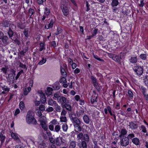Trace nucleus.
<instances>
[{
    "mask_svg": "<svg viewBox=\"0 0 148 148\" xmlns=\"http://www.w3.org/2000/svg\"><path fill=\"white\" fill-rule=\"evenodd\" d=\"M46 59L44 57L42 58V60H41L38 64V65H42L45 64L46 62Z\"/></svg>",
    "mask_w": 148,
    "mask_h": 148,
    "instance_id": "28",
    "label": "nucleus"
},
{
    "mask_svg": "<svg viewBox=\"0 0 148 148\" xmlns=\"http://www.w3.org/2000/svg\"><path fill=\"white\" fill-rule=\"evenodd\" d=\"M52 124L54 125H56L57 123V121L56 119L53 120L51 122Z\"/></svg>",
    "mask_w": 148,
    "mask_h": 148,
    "instance_id": "59",
    "label": "nucleus"
},
{
    "mask_svg": "<svg viewBox=\"0 0 148 148\" xmlns=\"http://www.w3.org/2000/svg\"><path fill=\"white\" fill-rule=\"evenodd\" d=\"M36 111V114L39 116H40L42 115V113L41 111L40 110H37Z\"/></svg>",
    "mask_w": 148,
    "mask_h": 148,
    "instance_id": "57",
    "label": "nucleus"
},
{
    "mask_svg": "<svg viewBox=\"0 0 148 148\" xmlns=\"http://www.w3.org/2000/svg\"><path fill=\"white\" fill-rule=\"evenodd\" d=\"M130 63L133 64L136 63L137 61V59L136 56H132L130 59H129Z\"/></svg>",
    "mask_w": 148,
    "mask_h": 148,
    "instance_id": "14",
    "label": "nucleus"
},
{
    "mask_svg": "<svg viewBox=\"0 0 148 148\" xmlns=\"http://www.w3.org/2000/svg\"><path fill=\"white\" fill-rule=\"evenodd\" d=\"M2 90L8 92L9 90V88L7 86H4L2 88Z\"/></svg>",
    "mask_w": 148,
    "mask_h": 148,
    "instance_id": "56",
    "label": "nucleus"
},
{
    "mask_svg": "<svg viewBox=\"0 0 148 148\" xmlns=\"http://www.w3.org/2000/svg\"><path fill=\"white\" fill-rule=\"evenodd\" d=\"M48 104L51 106H52L53 104L55 105L56 102L55 101H53L52 99H49L48 101Z\"/></svg>",
    "mask_w": 148,
    "mask_h": 148,
    "instance_id": "27",
    "label": "nucleus"
},
{
    "mask_svg": "<svg viewBox=\"0 0 148 148\" xmlns=\"http://www.w3.org/2000/svg\"><path fill=\"white\" fill-rule=\"evenodd\" d=\"M60 72L62 75L65 76H66V73L65 72L64 69L62 67H60Z\"/></svg>",
    "mask_w": 148,
    "mask_h": 148,
    "instance_id": "34",
    "label": "nucleus"
},
{
    "mask_svg": "<svg viewBox=\"0 0 148 148\" xmlns=\"http://www.w3.org/2000/svg\"><path fill=\"white\" fill-rule=\"evenodd\" d=\"M77 137L78 140H84L86 142H88L89 141V136L87 134H84L83 135L82 132L79 133L77 134Z\"/></svg>",
    "mask_w": 148,
    "mask_h": 148,
    "instance_id": "3",
    "label": "nucleus"
},
{
    "mask_svg": "<svg viewBox=\"0 0 148 148\" xmlns=\"http://www.w3.org/2000/svg\"><path fill=\"white\" fill-rule=\"evenodd\" d=\"M91 78L92 79L94 85L95 86H97V80L96 77H94L93 76H91Z\"/></svg>",
    "mask_w": 148,
    "mask_h": 148,
    "instance_id": "32",
    "label": "nucleus"
},
{
    "mask_svg": "<svg viewBox=\"0 0 148 148\" xmlns=\"http://www.w3.org/2000/svg\"><path fill=\"white\" fill-rule=\"evenodd\" d=\"M93 56L94 58L99 61L101 62H103L104 61L103 59L100 58L99 56L97 55L93 54Z\"/></svg>",
    "mask_w": 148,
    "mask_h": 148,
    "instance_id": "40",
    "label": "nucleus"
},
{
    "mask_svg": "<svg viewBox=\"0 0 148 148\" xmlns=\"http://www.w3.org/2000/svg\"><path fill=\"white\" fill-rule=\"evenodd\" d=\"M40 48L39 49V51H42L44 49V44L43 43H41L40 44Z\"/></svg>",
    "mask_w": 148,
    "mask_h": 148,
    "instance_id": "48",
    "label": "nucleus"
},
{
    "mask_svg": "<svg viewBox=\"0 0 148 148\" xmlns=\"http://www.w3.org/2000/svg\"><path fill=\"white\" fill-rule=\"evenodd\" d=\"M53 20L51 19L50 21V23L48 25H47L48 27H47V26L45 25V28L47 29H48L49 28H52L53 26Z\"/></svg>",
    "mask_w": 148,
    "mask_h": 148,
    "instance_id": "24",
    "label": "nucleus"
},
{
    "mask_svg": "<svg viewBox=\"0 0 148 148\" xmlns=\"http://www.w3.org/2000/svg\"><path fill=\"white\" fill-rule=\"evenodd\" d=\"M49 128L51 131H53L54 130V127L53 125L51 124L49 125Z\"/></svg>",
    "mask_w": 148,
    "mask_h": 148,
    "instance_id": "62",
    "label": "nucleus"
},
{
    "mask_svg": "<svg viewBox=\"0 0 148 148\" xmlns=\"http://www.w3.org/2000/svg\"><path fill=\"white\" fill-rule=\"evenodd\" d=\"M76 146V142L75 141H70L69 145V148H75Z\"/></svg>",
    "mask_w": 148,
    "mask_h": 148,
    "instance_id": "19",
    "label": "nucleus"
},
{
    "mask_svg": "<svg viewBox=\"0 0 148 148\" xmlns=\"http://www.w3.org/2000/svg\"><path fill=\"white\" fill-rule=\"evenodd\" d=\"M141 128L142 130V131L144 133H146L147 131L146 130V128L143 125H142L141 126Z\"/></svg>",
    "mask_w": 148,
    "mask_h": 148,
    "instance_id": "58",
    "label": "nucleus"
},
{
    "mask_svg": "<svg viewBox=\"0 0 148 148\" xmlns=\"http://www.w3.org/2000/svg\"><path fill=\"white\" fill-rule=\"evenodd\" d=\"M84 111L82 110H79L77 113V115L79 117L84 114Z\"/></svg>",
    "mask_w": 148,
    "mask_h": 148,
    "instance_id": "35",
    "label": "nucleus"
},
{
    "mask_svg": "<svg viewBox=\"0 0 148 148\" xmlns=\"http://www.w3.org/2000/svg\"><path fill=\"white\" fill-rule=\"evenodd\" d=\"M8 34L10 37H11L13 36V32L10 28L9 29V31L8 32Z\"/></svg>",
    "mask_w": 148,
    "mask_h": 148,
    "instance_id": "43",
    "label": "nucleus"
},
{
    "mask_svg": "<svg viewBox=\"0 0 148 148\" xmlns=\"http://www.w3.org/2000/svg\"><path fill=\"white\" fill-rule=\"evenodd\" d=\"M62 127L63 130L64 132H66L67 131L68 127L66 123H64L62 125Z\"/></svg>",
    "mask_w": 148,
    "mask_h": 148,
    "instance_id": "23",
    "label": "nucleus"
},
{
    "mask_svg": "<svg viewBox=\"0 0 148 148\" xmlns=\"http://www.w3.org/2000/svg\"><path fill=\"white\" fill-rule=\"evenodd\" d=\"M145 83L146 86H148V76L146 77L145 80Z\"/></svg>",
    "mask_w": 148,
    "mask_h": 148,
    "instance_id": "63",
    "label": "nucleus"
},
{
    "mask_svg": "<svg viewBox=\"0 0 148 148\" xmlns=\"http://www.w3.org/2000/svg\"><path fill=\"white\" fill-rule=\"evenodd\" d=\"M40 100L42 103H45L46 101V98L42 92L41 91Z\"/></svg>",
    "mask_w": 148,
    "mask_h": 148,
    "instance_id": "12",
    "label": "nucleus"
},
{
    "mask_svg": "<svg viewBox=\"0 0 148 148\" xmlns=\"http://www.w3.org/2000/svg\"><path fill=\"white\" fill-rule=\"evenodd\" d=\"M120 138V143L122 146L126 147L129 145L130 143V140L127 137L123 136Z\"/></svg>",
    "mask_w": 148,
    "mask_h": 148,
    "instance_id": "2",
    "label": "nucleus"
},
{
    "mask_svg": "<svg viewBox=\"0 0 148 148\" xmlns=\"http://www.w3.org/2000/svg\"><path fill=\"white\" fill-rule=\"evenodd\" d=\"M60 130L61 127L59 125V123H58V125H56L55 126L54 128V131L57 133H58L60 131Z\"/></svg>",
    "mask_w": 148,
    "mask_h": 148,
    "instance_id": "21",
    "label": "nucleus"
},
{
    "mask_svg": "<svg viewBox=\"0 0 148 148\" xmlns=\"http://www.w3.org/2000/svg\"><path fill=\"white\" fill-rule=\"evenodd\" d=\"M60 82L61 83H65L66 82V79L65 77H63L61 78Z\"/></svg>",
    "mask_w": 148,
    "mask_h": 148,
    "instance_id": "55",
    "label": "nucleus"
},
{
    "mask_svg": "<svg viewBox=\"0 0 148 148\" xmlns=\"http://www.w3.org/2000/svg\"><path fill=\"white\" fill-rule=\"evenodd\" d=\"M83 119L84 122L87 124H89L90 123V119L88 116L86 115H85L83 117Z\"/></svg>",
    "mask_w": 148,
    "mask_h": 148,
    "instance_id": "15",
    "label": "nucleus"
},
{
    "mask_svg": "<svg viewBox=\"0 0 148 148\" xmlns=\"http://www.w3.org/2000/svg\"><path fill=\"white\" fill-rule=\"evenodd\" d=\"M49 140L52 143L54 144L55 143L54 140L52 137L49 138Z\"/></svg>",
    "mask_w": 148,
    "mask_h": 148,
    "instance_id": "60",
    "label": "nucleus"
},
{
    "mask_svg": "<svg viewBox=\"0 0 148 148\" xmlns=\"http://www.w3.org/2000/svg\"><path fill=\"white\" fill-rule=\"evenodd\" d=\"M134 137L135 135L133 133H132L129 134L127 137L128 138L129 140L130 139H132Z\"/></svg>",
    "mask_w": 148,
    "mask_h": 148,
    "instance_id": "45",
    "label": "nucleus"
},
{
    "mask_svg": "<svg viewBox=\"0 0 148 148\" xmlns=\"http://www.w3.org/2000/svg\"><path fill=\"white\" fill-rule=\"evenodd\" d=\"M34 102L36 106H38L40 103V101H34Z\"/></svg>",
    "mask_w": 148,
    "mask_h": 148,
    "instance_id": "61",
    "label": "nucleus"
},
{
    "mask_svg": "<svg viewBox=\"0 0 148 148\" xmlns=\"http://www.w3.org/2000/svg\"><path fill=\"white\" fill-rule=\"evenodd\" d=\"M74 127L78 131H80L82 130L80 125H74Z\"/></svg>",
    "mask_w": 148,
    "mask_h": 148,
    "instance_id": "39",
    "label": "nucleus"
},
{
    "mask_svg": "<svg viewBox=\"0 0 148 148\" xmlns=\"http://www.w3.org/2000/svg\"><path fill=\"white\" fill-rule=\"evenodd\" d=\"M53 90V89L51 87H48L47 90L46 92V94L48 95H51L52 94V91Z\"/></svg>",
    "mask_w": 148,
    "mask_h": 148,
    "instance_id": "25",
    "label": "nucleus"
},
{
    "mask_svg": "<svg viewBox=\"0 0 148 148\" xmlns=\"http://www.w3.org/2000/svg\"><path fill=\"white\" fill-rule=\"evenodd\" d=\"M140 57L143 60H145L146 59V55L145 54H141L140 56Z\"/></svg>",
    "mask_w": 148,
    "mask_h": 148,
    "instance_id": "52",
    "label": "nucleus"
},
{
    "mask_svg": "<svg viewBox=\"0 0 148 148\" xmlns=\"http://www.w3.org/2000/svg\"><path fill=\"white\" fill-rule=\"evenodd\" d=\"M132 142L136 145H138L140 144V140L139 139L137 138H133L132 140Z\"/></svg>",
    "mask_w": 148,
    "mask_h": 148,
    "instance_id": "18",
    "label": "nucleus"
},
{
    "mask_svg": "<svg viewBox=\"0 0 148 148\" xmlns=\"http://www.w3.org/2000/svg\"><path fill=\"white\" fill-rule=\"evenodd\" d=\"M29 12L30 14H31V15H30V18H31L32 17V14H33L34 12V11L33 9H32L31 8H30L29 10Z\"/></svg>",
    "mask_w": 148,
    "mask_h": 148,
    "instance_id": "49",
    "label": "nucleus"
},
{
    "mask_svg": "<svg viewBox=\"0 0 148 148\" xmlns=\"http://www.w3.org/2000/svg\"><path fill=\"white\" fill-rule=\"evenodd\" d=\"M127 132V131L125 129H122L121 130L120 134L119 136V137H122L124 136L125 135Z\"/></svg>",
    "mask_w": 148,
    "mask_h": 148,
    "instance_id": "16",
    "label": "nucleus"
},
{
    "mask_svg": "<svg viewBox=\"0 0 148 148\" xmlns=\"http://www.w3.org/2000/svg\"><path fill=\"white\" fill-rule=\"evenodd\" d=\"M11 135L15 140L18 143L20 142V140L16 134L12 132L11 133Z\"/></svg>",
    "mask_w": 148,
    "mask_h": 148,
    "instance_id": "10",
    "label": "nucleus"
},
{
    "mask_svg": "<svg viewBox=\"0 0 148 148\" xmlns=\"http://www.w3.org/2000/svg\"><path fill=\"white\" fill-rule=\"evenodd\" d=\"M46 1V0H36L37 3L38 4L41 5L42 3L45 2Z\"/></svg>",
    "mask_w": 148,
    "mask_h": 148,
    "instance_id": "53",
    "label": "nucleus"
},
{
    "mask_svg": "<svg viewBox=\"0 0 148 148\" xmlns=\"http://www.w3.org/2000/svg\"><path fill=\"white\" fill-rule=\"evenodd\" d=\"M40 121L41 122H46V119L45 116H42L40 118Z\"/></svg>",
    "mask_w": 148,
    "mask_h": 148,
    "instance_id": "37",
    "label": "nucleus"
},
{
    "mask_svg": "<svg viewBox=\"0 0 148 148\" xmlns=\"http://www.w3.org/2000/svg\"><path fill=\"white\" fill-rule=\"evenodd\" d=\"M1 39L2 40V41L3 42H5L6 41L8 40V37L6 36H3L2 38Z\"/></svg>",
    "mask_w": 148,
    "mask_h": 148,
    "instance_id": "51",
    "label": "nucleus"
},
{
    "mask_svg": "<svg viewBox=\"0 0 148 148\" xmlns=\"http://www.w3.org/2000/svg\"><path fill=\"white\" fill-rule=\"evenodd\" d=\"M3 133H4V130H2L0 133V138L1 143H3L5 141V137L3 135Z\"/></svg>",
    "mask_w": 148,
    "mask_h": 148,
    "instance_id": "13",
    "label": "nucleus"
},
{
    "mask_svg": "<svg viewBox=\"0 0 148 148\" xmlns=\"http://www.w3.org/2000/svg\"><path fill=\"white\" fill-rule=\"evenodd\" d=\"M39 139V141L37 142L38 148H45L47 146L46 143H45L41 139V136H39L38 137Z\"/></svg>",
    "mask_w": 148,
    "mask_h": 148,
    "instance_id": "6",
    "label": "nucleus"
},
{
    "mask_svg": "<svg viewBox=\"0 0 148 148\" xmlns=\"http://www.w3.org/2000/svg\"><path fill=\"white\" fill-rule=\"evenodd\" d=\"M109 57L116 62L120 63L121 59V57L115 54L110 53L108 54Z\"/></svg>",
    "mask_w": 148,
    "mask_h": 148,
    "instance_id": "7",
    "label": "nucleus"
},
{
    "mask_svg": "<svg viewBox=\"0 0 148 148\" xmlns=\"http://www.w3.org/2000/svg\"><path fill=\"white\" fill-rule=\"evenodd\" d=\"M24 34L26 37H28L29 35V31L27 29H25L23 31Z\"/></svg>",
    "mask_w": 148,
    "mask_h": 148,
    "instance_id": "42",
    "label": "nucleus"
},
{
    "mask_svg": "<svg viewBox=\"0 0 148 148\" xmlns=\"http://www.w3.org/2000/svg\"><path fill=\"white\" fill-rule=\"evenodd\" d=\"M19 66L20 67H21L23 69H27L26 66L25 65L23 64L22 63H20Z\"/></svg>",
    "mask_w": 148,
    "mask_h": 148,
    "instance_id": "54",
    "label": "nucleus"
},
{
    "mask_svg": "<svg viewBox=\"0 0 148 148\" xmlns=\"http://www.w3.org/2000/svg\"><path fill=\"white\" fill-rule=\"evenodd\" d=\"M26 122L28 124L32 123L36 125L37 122L34 118V114L32 111H29L27 112L26 117Z\"/></svg>",
    "mask_w": 148,
    "mask_h": 148,
    "instance_id": "1",
    "label": "nucleus"
},
{
    "mask_svg": "<svg viewBox=\"0 0 148 148\" xmlns=\"http://www.w3.org/2000/svg\"><path fill=\"white\" fill-rule=\"evenodd\" d=\"M68 103V101L67 100L66 98L62 97V98H61V103H60L62 105H63L67 103Z\"/></svg>",
    "mask_w": 148,
    "mask_h": 148,
    "instance_id": "22",
    "label": "nucleus"
},
{
    "mask_svg": "<svg viewBox=\"0 0 148 148\" xmlns=\"http://www.w3.org/2000/svg\"><path fill=\"white\" fill-rule=\"evenodd\" d=\"M81 144L83 148H87V144L85 141H82V142Z\"/></svg>",
    "mask_w": 148,
    "mask_h": 148,
    "instance_id": "44",
    "label": "nucleus"
},
{
    "mask_svg": "<svg viewBox=\"0 0 148 148\" xmlns=\"http://www.w3.org/2000/svg\"><path fill=\"white\" fill-rule=\"evenodd\" d=\"M64 106L66 110L69 111H71L72 109V107L71 105L67 103L65 104L64 105Z\"/></svg>",
    "mask_w": 148,
    "mask_h": 148,
    "instance_id": "30",
    "label": "nucleus"
},
{
    "mask_svg": "<svg viewBox=\"0 0 148 148\" xmlns=\"http://www.w3.org/2000/svg\"><path fill=\"white\" fill-rule=\"evenodd\" d=\"M118 0H113L111 3V5L113 7L116 6L119 4Z\"/></svg>",
    "mask_w": 148,
    "mask_h": 148,
    "instance_id": "29",
    "label": "nucleus"
},
{
    "mask_svg": "<svg viewBox=\"0 0 148 148\" xmlns=\"http://www.w3.org/2000/svg\"><path fill=\"white\" fill-rule=\"evenodd\" d=\"M19 107L20 109L23 110L25 107V105L23 101H21L19 103Z\"/></svg>",
    "mask_w": 148,
    "mask_h": 148,
    "instance_id": "38",
    "label": "nucleus"
},
{
    "mask_svg": "<svg viewBox=\"0 0 148 148\" xmlns=\"http://www.w3.org/2000/svg\"><path fill=\"white\" fill-rule=\"evenodd\" d=\"M97 96L93 95L92 96L90 99L91 103L92 104H94L95 102H97Z\"/></svg>",
    "mask_w": 148,
    "mask_h": 148,
    "instance_id": "20",
    "label": "nucleus"
},
{
    "mask_svg": "<svg viewBox=\"0 0 148 148\" xmlns=\"http://www.w3.org/2000/svg\"><path fill=\"white\" fill-rule=\"evenodd\" d=\"M133 69L138 75H140L143 73V69L141 66L136 65L133 67Z\"/></svg>",
    "mask_w": 148,
    "mask_h": 148,
    "instance_id": "4",
    "label": "nucleus"
},
{
    "mask_svg": "<svg viewBox=\"0 0 148 148\" xmlns=\"http://www.w3.org/2000/svg\"><path fill=\"white\" fill-rule=\"evenodd\" d=\"M31 89L30 87L25 88L23 89V94L25 95H27L31 90Z\"/></svg>",
    "mask_w": 148,
    "mask_h": 148,
    "instance_id": "17",
    "label": "nucleus"
},
{
    "mask_svg": "<svg viewBox=\"0 0 148 148\" xmlns=\"http://www.w3.org/2000/svg\"><path fill=\"white\" fill-rule=\"evenodd\" d=\"M8 69V67L7 66H5V67L2 68L1 70L3 73L6 74Z\"/></svg>",
    "mask_w": 148,
    "mask_h": 148,
    "instance_id": "36",
    "label": "nucleus"
},
{
    "mask_svg": "<svg viewBox=\"0 0 148 148\" xmlns=\"http://www.w3.org/2000/svg\"><path fill=\"white\" fill-rule=\"evenodd\" d=\"M55 109L56 111L58 112H60L61 110V108L60 106L58 105L56 103L55 105Z\"/></svg>",
    "mask_w": 148,
    "mask_h": 148,
    "instance_id": "31",
    "label": "nucleus"
},
{
    "mask_svg": "<svg viewBox=\"0 0 148 148\" xmlns=\"http://www.w3.org/2000/svg\"><path fill=\"white\" fill-rule=\"evenodd\" d=\"M127 93L130 99H132L133 97V94L132 92L130 90H128Z\"/></svg>",
    "mask_w": 148,
    "mask_h": 148,
    "instance_id": "41",
    "label": "nucleus"
},
{
    "mask_svg": "<svg viewBox=\"0 0 148 148\" xmlns=\"http://www.w3.org/2000/svg\"><path fill=\"white\" fill-rule=\"evenodd\" d=\"M60 121L61 122H64L66 123L67 122V119L66 118L65 116H61L60 117Z\"/></svg>",
    "mask_w": 148,
    "mask_h": 148,
    "instance_id": "33",
    "label": "nucleus"
},
{
    "mask_svg": "<svg viewBox=\"0 0 148 148\" xmlns=\"http://www.w3.org/2000/svg\"><path fill=\"white\" fill-rule=\"evenodd\" d=\"M71 120L73 123H75V125H80L81 124L80 121L79 119L76 117H73L71 116Z\"/></svg>",
    "mask_w": 148,
    "mask_h": 148,
    "instance_id": "9",
    "label": "nucleus"
},
{
    "mask_svg": "<svg viewBox=\"0 0 148 148\" xmlns=\"http://www.w3.org/2000/svg\"><path fill=\"white\" fill-rule=\"evenodd\" d=\"M39 109L41 111H44L45 109V106L43 105H41L39 106Z\"/></svg>",
    "mask_w": 148,
    "mask_h": 148,
    "instance_id": "47",
    "label": "nucleus"
},
{
    "mask_svg": "<svg viewBox=\"0 0 148 148\" xmlns=\"http://www.w3.org/2000/svg\"><path fill=\"white\" fill-rule=\"evenodd\" d=\"M29 87H30V88L33 85V81L32 80H30L29 82Z\"/></svg>",
    "mask_w": 148,
    "mask_h": 148,
    "instance_id": "64",
    "label": "nucleus"
},
{
    "mask_svg": "<svg viewBox=\"0 0 148 148\" xmlns=\"http://www.w3.org/2000/svg\"><path fill=\"white\" fill-rule=\"evenodd\" d=\"M129 125L130 128L133 130L135 129L138 127L137 124L133 122H129Z\"/></svg>",
    "mask_w": 148,
    "mask_h": 148,
    "instance_id": "11",
    "label": "nucleus"
},
{
    "mask_svg": "<svg viewBox=\"0 0 148 148\" xmlns=\"http://www.w3.org/2000/svg\"><path fill=\"white\" fill-rule=\"evenodd\" d=\"M50 13L49 9L47 8H46L45 10V13L46 15H48Z\"/></svg>",
    "mask_w": 148,
    "mask_h": 148,
    "instance_id": "50",
    "label": "nucleus"
},
{
    "mask_svg": "<svg viewBox=\"0 0 148 148\" xmlns=\"http://www.w3.org/2000/svg\"><path fill=\"white\" fill-rule=\"evenodd\" d=\"M40 125L42 128L45 131L47 129V127L46 124V122L40 123Z\"/></svg>",
    "mask_w": 148,
    "mask_h": 148,
    "instance_id": "26",
    "label": "nucleus"
},
{
    "mask_svg": "<svg viewBox=\"0 0 148 148\" xmlns=\"http://www.w3.org/2000/svg\"><path fill=\"white\" fill-rule=\"evenodd\" d=\"M61 8L62 11L64 16H67L69 14V10L68 8L65 5V3L63 2L61 3Z\"/></svg>",
    "mask_w": 148,
    "mask_h": 148,
    "instance_id": "5",
    "label": "nucleus"
},
{
    "mask_svg": "<svg viewBox=\"0 0 148 148\" xmlns=\"http://www.w3.org/2000/svg\"><path fill=\"white\" fill-rule=\"evenodd\" d=\"M53 108L52 107L49 106L48 108L46 109V111L48 112H50L53 110Z\"/></svg>",
    "mask_w": 148,
    "mask_h": 148,
    "instance_id": "46",
    "label": "nucleus"
},
{
    "mask_svg": "<svg viewBox=\"0 0 148 148\" xmlns=\"http://www.w3.org/2000/svg\"><path fill=\"white\" fill-rule=\"evenodd\" d=\"M64 143L62 137H59L56 138V144L57 146H60Z\"/></svg>",
    "mask_w": 148,
    "mask_h": 148,
    "instance_id": "8",
    "label": "nucleus"
}]
</instances>
